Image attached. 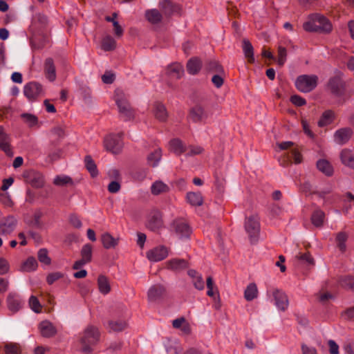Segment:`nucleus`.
I'll list each match as a JSON object with an SVG mask.
<instances>
[{
	"label": "nucleus",
	"mask_w": 354,
	"mask_h": 354,
	"mask_svg": "<svg viewBox=\"0 0 354 354\" xmlns=\"http://www.w3.org/2000/svg\"><path fill=\"white\" fill-rule=\"evenodd\" d=\"M329 352L330 354H339V346L334 340L330 339L328 342Z\"/></svg>",
	"instance_id": "nucleus-64"
},
{
	"label": "nucleus",
	"mask_w": 354,
	"mask_h": 354,
	"mask_svg": "<svg viewBox=\"0 0 354 354\" xmlns=\"http://www.w3.org/2000/svg\"><path fill=\"white\" fill-rule=\"evenodd\" d=\"M145 17L152 24L160 23L162 19V14L156 9L147 10L145 12Z\"/></svg>",
	"instance_id": "nucleus-36"
},
{
	"label": "nucleus",
	"mask_w": 354,
	"mask_h": 354,
	"mask_svg": "<svg viewBox=\"0 0 354 354\" xmlns=\"http://www.w3.org/2000/svg\"><path fill=\"white\" fill-rule=\"evenodd\" d=\"M43 92L42 85L37 82H28L24 87V94L30 101L36 100Z\"/></svg>",
	"instance_id": "nucleus-11"
},
{
	"label": "nucleus",
	"mask_w": 354,
	"mask_h": 354,
	"mask_svg": "<svg viewBox=\"0 0 354 354\" xmlns=\"http://www.w3.org/2000/svg\"><path fill=\"white\" fill-rule=\"evenodd\" d=\"M148 171L146 169H139L133 172V178L138 181L143 180L147 176Z\"/></svg>",
	"instance_id": "nucleus-57"
},
{
	"label": "nucleus",
	"mask_w": 354,
	"mask_h": 354,
	"mask_svg": "<svg viewBox=\"0 0 354 354\" xmlns=\"http://www.w3.org/2000/svg\"><path fill=\"white\" fill-rule=\"evenodd\" d=\"M186 199L192 206L199 207L203 204V198L201 192H187Z\"/></svg>",
	"instance_id": "nucleus-29"
},
{
	"label": "nucleus",
	"mask_w": 354,
	"mask_h": 354,
	"mask_svg": "<svg viewBox=\"0 0 354 354\" xmlns=\"http://www.w3.org/2000/svg\"><path fill=\"white\" fill-rule=\"evenodd\" d=\"M189 117L194 122H201L208 118V113L204 107L196 104L189 110Z\"/></svg>",
	"instance_id": "nucleus-16"
},
{
	"label": "nucleus",
	"mask_w": 354,
	"mask_h": 354,
	"mask_svg": "<svg viewBox=\"0 0 354 354\" xmlns=\"http://www.w3.org/2000/svg\"><path fill=\"white\" fill-rule=\"evenodd\" d=\"M317 169L327 176H331L334 170L330 163L325 159H320L317 162Z\"/></svg>",
	"instance_id": "nucleus-32"
},
{
	"label": "nucleus",
	"mask_w": 354,
	"mask_h": 354,
	"mask_svg": "<svg viewBox=\"0 0 354 354\" xmlns=\"http://www.w3.org/2000/svg\"><path fill=\"white\" fill-rule=\"evenodd\" d=\"M114 99L120 116L126 121L133 119L134 118V110L122 90H115Z\"/></svg>",
	"instance_id": "nucleus-4"
},
{
	"label": "nucleus",
	"mask_w": 354,
	"mask_h": 354,
	"mask_svg": "<svg viewBox=\"0 0 354 354\" xmlns=\"http://www.w3.org/2000/svg\"><path fill=\"white\" fill-rule=\"evenodd\" d=\"M166 288L161 284L152 286L148 290L147 297L149 301H156L162 299L166 295Z\"/></svg>",
	"instance_id": "nucleus-18"
},
{
	"label": "nucleus",
	"mask_w": 354,
	"mask_h": 354,
	"mask_svg": "<svg viewBox=\"0 0 354 354\" xmlns=\"http://www.w3.org/2000/svg\"><path fill=\"white\" fill-rule=\"evenodd\" d=\"M84 163L85 167L90 173L91 177H96L98 175V170L95 162L90 155H87L84 157Z\"/></svg>",
	"instance_id": "nucleus-38"
},
{
	"label": "nucleus",
	"mask_w": 354,
	"mask_h": 354,
	"mask_svg": "<svg viewBox=\"0 0 354 354\" xmlns=\"http://www.w3.org/2000/svg\"><path fill=\"white\" fill-rule=\"evenodd\" d=\"M224 75L225 73L223 74V75ZM221 75L222 74L218 73L216 75H213V77H212V82L218 88H221L224 83V79Z\"/></svg>",
	"instance_id": "nucleus-60"
},
{
	"label": "nucleus",
	"mask_w": 354,
	"mask_h": 354,
	"mask_svg": "<svg viewBox=\"0 0 354 354\" xmlns=\"http://www.w3.org/2000/svg\"><path fill=\"white\" fill-rule=\"evenodd\" d=\"M326 88L333 95L341 96L345 92L346 84L341 75H335L328 80Z\"/></svg>",
	"instance_id": "nucleus-7"
},
{
	"label": "nucleus",
	"mask_w": 354,
	"mask_h": 354,
	"mask_svg": "<svg viewBox=\"0 0 354 354\" xmlns=\"http://www.w3.org/2000/svg\"><path fill=\"white\" fill-rule=\"evenodd\" d=\"M108 324L110 329L115 332H120L127 327V323L124 321H109Z\"/></svg>",
	"instance_id": "nucleus-47"
},
{
	"label": "nucleus",
	"mask_w": 354,
	"mask_h": 354,
	"mask_svg": "<svg viewBox=\"0 0 354 354\" xmlns=\"http://www.w3.org/2000/svg\"><path fill=\"white\" fill-rule=\"evenodd\" d=\"M23 177L26 183L30 184L34 187H41L44 183L41 174L33 170L25 171L23 173Z\"/></svg>",
	"instance_id": "nucleus-14"
},
{
	"label": "nucleus",
	"mask_w": 354,
	"mask_h": 354,
	"mask_svg": "<svg viewBox=\"0 0 354 354\" xmlns=\"http://www.w3.org/2000/svg\"><path fill=\"white\" fill-rule=\"evenodd\" d=\"M101 47L104 51L113 50L116 48V41L111 36L107 35L102 39Z\"/></svg>",
	"instance_id": "nucleus-42"
},
{
	"label": "nucleus",
	"mask_w": 354,
	"mask_h": 354,
	"mask_svg": "<svg viewBox=\"0 0 354 354\" xmlns=\"http://www.w3.org/2000/svg\"><path fill=\"white\" fill-rule=\"evenodd\" d=\"M37 257L39 261L45 265H50L51 259L48 257V250L46 248H41L38 251Z\"/></svg>",
	"instance_id": "nucleus-51"
},
{
	"label": "nucleus",
	"mask_w": 354,
	"mask_h": 354,
	"mask_svg": "<svg viewBox=\"0 0 354 354\" xmlns=\"http://www.w3.org/2000/svg\"><path fill=\"white\" fill-rule=\"evenodd\" d=\"M290 100L294 105L297 106H301L306 104V100L298 95H292Z\"/></svg>",
	"instance_id": "nucleus-58"
},
{
	"label": "nucleus",
	"mask_w": 354,
	"mask_h": 354,
	"mask_svg": "<svg viewBox=\"0 0 354 354\" xmlns=\"http://www.w3.org/2000/svg\"><path fill=\"white\" fill-rule=\"evenodd\" d=\"M120 184L118 181H111L108 185V191L110 193H117L120 189Z\"/></svg>",
	"instance_id": "nucleus-62"
},
{
	"label": "nucleus",
	"mask_w": 354,
	"mask_h": 354,
	"mask_svg": "<svg viewBox=\"0 0 354 354\" xmlns=\"http://www.w3.org/2000/svg\"><path fill=\"white\" fill-rule=\"evenodd\" d=\"M97 286L99 291L103 295H107L111 291L109 280L103 274L99 275L97 278Z\"/></svg>",
	"instance_id": "nucleus-35"
},
{
	"label": "nucleus",
	"mask_w": 354,
	"mask_h": 354,
	"mask_svg": "<svg viewBox=\"0 0 354 354\" xmlns=\"http://www.w3.org/2000/svg\"><path fill=\"white\" fill-rule=\"evenodd\" d=\"M153 112L156 118L161 122L167 120L168 114L164 104L160 102H156L153 105Z\"/></svg>",
	"instance_id": "nucleus-33"
},
{
	"label": "nucleus",
	"mask_w": 354,
	"mask_h": 354,
	"mask_svg": "<svg viewBox=\"0 0 354 354\" xmlns=\"http://www.w3.org/2000/svg\"><path fill=\"white\" fill-rule=\"evenodd\" d=\"M348 239V234L344 232H340L337 234L335 241L337 243V246L339 249V250L342 252L346 251V241Z\"/></svg>",
	"instance_id": "nucleus-44"
},
{
	"label": "nucleus",
	"mask_w": 354,
	"mask_h": 354,
	"mask_svg": "<svg viewBox=\"0 0 354 354\" xmlns=\"http://www.w3.org/2000/svg\"><path fill=\"white\" fill-rule=\"evenodd\" d=\"M303 28L307 32L328 33L332 30V24L326 17L316 13L310 16V20L304 24Z\"/></svg>",
	"instance_id": "nucleus-1"
},
{
	"label": "nucleus",
	"mask_w": 354,
	"mask_h": 354,
	"mask_svg": "<svg viewBox=\"0 0 354 354\" xmlns=\"http://www.w3.org/2000/svg\"><path fill=\"white\" fill-rule=\"evenodd\" d=\"M11 139L8 134H7L3 127L0 126V149L9 157H12L14 153L10 145Z\"/></svg>",
	"instance_id": "nucleus-17"
},
{
	"label": "nucleus",
	"mask_w": 354,
	"mask_h": 354,
	"mask_svg": "<svg viewBox=\"0 0 354 354\" xmlns=\"http://www.w3.org/2000/svg\"><path fill=\"white\" fill-rule=\"evenodd\" d=\"M115 79V74L111 73V71H106L102 76V80L104 84H112Z\"/></svg>",
	"instance_id": "nucleus-59"
},
{
	"label": "nucleus",
	"mask_w": 354,
	"mask_h": 354,
	"mask_svg": "<svg viewBox=\"0 0 354 354\" xmlns=\"http://www.w3.org/2000/svg\"><path fill=\"white\" fill-rule=\"evenodd\" d=\"M258 295V289L254 283H250L244 292L245 299L250 301L257 298Z\"/></svg>",
	"instance_id": "nucleus-40"
},
{
	"label": "nucleus",
	"mask_w": 354,
	"mask_h": 354,
	"mask_svg": "<svg viewBox=\"0 0 354 354\" xmlns=\"http://www.w3.org/2000/svg\"><path fill=\"white\" fill-rule=\"evenodd\" d=\"M81 258L90 263L92 261L93 246L89 244H85L80 251Z\"/></svg>",
	"instance_id": "nucleus-46"
},
{
	"label": "nucleus",
	"mask_w": 354,
	"mask_h": 354,
	"mask_svg": "<svg viewBox=\"0 0 354 354\" xmlns=\"http://www.w3.org/2000/svg\"><path fill=\"white\" fill-rule=\"evenodd\" d=\"M29 306L30 308L37 313H39L41 311L42 306L41 305L39 301L35 296H30L29 299Z\"/></svg>",
	"instance_id": "nucleus-52"
},
{
	"label": "nucleus",
	"mask_w": 354,
	"mask_h": 354,
	"mask_svg": "<svg viewBox=\"0 0 354 354\" xmlns=\"http://www.w3.org/2000/svg\"><path fill=\"white\" fill-rule=\"evenodd\" d=\"M41 335L44 337H52L57 333L55 327L48 320L42 321L39 325Z\"/></svg>",
	"instance_id": "nucleus-23"
},
{
	"label": "nucleus",
	"mask_w": 354,
	"mask_h": 354,
	"mask_svg": "<svg viewBox=\"0 0 354 354\" xmlns=\"http://www.w3.org/2000/svg\"><path fill=\"white\" fill-rule=\"evenodd\" d=\"M272 295L277 307L279 310L285 311L288 308L289 304L286 294L280 290L276 289L273 291Z\"/></svg>",
	"instance_id": "nucleus-19"
},
{
	"label": "nucleus",
	"mask_w": 354,
	"mask_h": 354,
	"mask_svg": "<svg viewBox=\"0 0 354 354\" xmlns=\"http://www.w3.org/2000/svg\"><path fill=\"white\" fill-rule=\"evenodd\" d=\"M245 228L249 235L251 243L256 242L260 231L258 218L254 216H250L245 221Z\"/></svg>",
	"instance_id": "nucleus-12"
},
{
	"label": "nucleus",
	"mask_w": 354,
	"mask_h": 354,
	"mask_svg": "<svg viewBox=\"0 0 354 354\" xmlns=\"http://www.w3.org/2000/svg\"><path fill=\"white\" fill-rule=\"evenodd\" d=\"M162 157V151L157 149L154 151L150 153L147 156V162L152 167H156L158 164Z\"/></svg>",
	"instance_id": "nucleus-43"
},
{
	"label": "nucleus",
	"mask_w": 354,
	"mask_h": 354,
	"mask_svg": "<svg viewBox=\"0 0 354 354\" xmlns=\"http://www.w3.org/2000/svg\"><path fill=\"white\" fill-rule=\"evenodd\" d=\"M342 162L347 167L354 169V154L352 151L344 149L340 153Z\"/></svg>",
	"instance_id": "nucleus-30"
},
{
	"label": "nucleus",
	"mask_w": 354,
	"mask_h": 354,
	"mask_svg": "<svg viewBox=\"0 0 354 354\" xmlns=\"http://www.w3.org/2000/svg\"><path fill=\"white\" fill-rule=\"evenodd\" d=\"M166 268L174 272H179L189 267L188 262L183 259L174 258L165 263Z\"/></svg>",
	"instance_id": "nucleus-21"
},
{
	"label": "nucleus",
	"mask_w": 354,
	"mask_h": 354,
	"mask_svg": "<svg viewBox=\"0 0 354 354\" xmlns=\"http://www.w3.org/2000/svg\"><path fill=\"white\" fill-rule=\"evenodd\" d=\"M162 226V213L158 209H153L149 214L146 227L153 232H158Z\"/></svg>",
	"instance_id": "nucleus-8"
},
{
	"label": "nucleus",
	"mask_w": 354,
	"mask_h": 354,
	"mask_svg": "<svg viewBox=\"0 0 354 354\" xmlns=\"http://www.w3.org/2000/svg\"><path fill=\"white\" fill-rule=\"evenodd\" d=\"M63 274L59 272H55L48 274L46 281L49 285H52L55 281L63 277Z\"/></svg>",
	"instance_id": "nucleus-56"
},
{
	"label": "nucleus",
	"mask_w": 354,
	"mask_h": 354,
	"mask_svg": "<svg viewBox=\"0 0 354 354\" xmlns=\"http://www.w3.org/2000/svg\"><path fill=\"white\" fill-rule=\"evenodd\" d=\"M317 82L316 75H301L297 77L295 86L300 92L309 93L317 87Z\"/></svg>",
	"instance_id": "nucleus-5"
},
{
	"label": "nucleus",
	"mask_w": 354,
	"mask_h": 354,
	"mask_svg": "<svg viewBox=\"0 0 354 354\" xmlns=\"http://www.w3.org/2000/svg\"><path fill=\"white\" fill-rule=\"evenodd\" d=\"M169 254V250L164 245L157 246L147 252V257L150 261L157 262L165 259Z\"/></svg>",
	"instance_id": "nucleus-13"
},
{
	"label": "nucleus",
	"mask_w": 354,
	"mask_h": 354,
	"mask_svg": "<svg viewBox=\"0 0 354 354\" xmlns=\"http://www.w3.org/2000/svg\"><path fill=\"white\" fill-rule=\"evenodd\" d=\"M100 332L97 327L90 325L84 330L83 335L80 339L82 350L85 353L93 351V346L100 340Z\"/></svg>",
	"instance_id": "nucleus-3"
},
{
	"label": "nucleus",
	"mask_w": 354,
	"mask_h": 354,
	"mask_svg": "<svg viewBox=\"0 0 354 354\" xmlns=\"http://www.w3.org/2000/svg\"><path fill=\"white\" fill-rule=\"evenodd\" d=\"M167 73L173 79H180L184 74L183 66L179 64H173L168 66Z\"/></svg>",
	"instance_id": "nucleus-27"
},
{
	"label": "nucleus",
	"mask_w": 354,
	"mask_h": 354,
	"mask_svg": "<svg viewBox=\"0 0 354 354\" xmlns=\"http://www.w3.org/2000/svg\"><path fill=\"white\" fill-rule=\"evenodd\" d=\"M104 146L106 151L114 154L119 153L123 147L120 134H111L106 136L104 140Z\"/></svg>",
	"instance_id": "nucleus-6"
},
{
	"label": "nucleus",
	"mask_w": 354,
	"mask_h": 354,
	"mask_svg": "<svg viewBox=\"0 0 354 354\" xmlns=\"http://www.w3.org/2000/svg\"><path fill=\"white\" fill-rule=\"evenodd\" d=\"M187 71L191 75H196L199 73L202 67V62L197 57H192L187 63Z\"/></svg>",
	"instance_id": "nucleus-25"
},
{
	"label": "nucleus",
	"mask_w": 354,
	"mask_h": 354,
	"mask_svg": "<svg viewBox=\"0 0 354 354\" xmlns=\"http://www.w3.org/2000/svg\"><path fill=\"white\" fill-rule=\"evenodd\" d=\"M325 214L321 209L315 210L311 216L312 223L316 227H321L323 225Z\"/></svg>",
	"instance_id": "nucleus-45"
},
{
	"label": "nucleus",
	"mask_w": 354,
	"mask_h": 354,
	"mask_svg": "<svg viewBox=\"0 0 354 354\" xmlns=\"http://www.w3.org/2000/svg\"><path fill=\"white\" fill-rule=\"evenodd\" d=\"M169 149L171 152L180 156L186 151V147L181 140L174 138L169 142Z\"/></svg>",
	"instance_id": "nucleus-31"
},
{
	"label": "nucleus",
	"mask_w": 354,
	"mask_h": 354,
	"mask_svg": "<svg viewBox=\"0 0 354 354\" xmlns=\"http://www.w3.org/2000/svg\"><path fill=\"white\" fill-rule=\"evenodd\" d=\"M48 20L47 17L41 13L36 14L32 19V25L30 26L31 30L32 31V37L31 39V44L37 46V48H43L46 42L48 41V38L46 35L42 34V41L39 44H37L38 36H39V32H37V29H41L46 27L48 25Z\"/></svg>",
	"instance_id": "nucleus-2"
},
{
	"label": "nucleus",
	"mask_w": 354,
	"mask_h": 354,
	"mask_svg": "<svg viewBox=\"0 0 354 354\" xmlns=\"http://www.w3.org/2000/svg\"><path fill=\"white\" fill-rule=\"evenodd\" d=\"M287 57V50L286 48L283 46H279L278 47V64L279 66H283L286 62Z\"/></svg>",
	"instance_id": "nucleus-53"
},
{
	"label": "nucleus",
	"mask_w": 354,
	"mask_h": 354,
	"mask_svg": "<svg viewBox=\"0 0 354 354\" xmlns=\"http://www.w3.org/2000/svg\"><path fill=\"white\" fill-rule=\"evenodd\" d=\"M70 223L75 228H80L82 227V222L77 216L71 214L69 217Z\"/></svg>",
	"instance_id": "nucleus-63"
},
{
	"label": "nucleus",
	"mask_w": 354,
	"mask_h": 354,
	"mask_svg": "<svg viewBox=\"0 0 354 354\" xmlns=\"http://www.w3.org/2000/svg\"><path fill=\"white\" fill-rule=\"evenodd\" d=\"M189 151L187 153V156H195L201 154L203 152L204 149L201 146H193L191 145L189 147Z\"/></svg>",
	"instance_id": "nucleus-61"
},
{
	"label": "nucleus",
	"mask_w": 354,
	"mask_h": 354,
	"mask_svg": "<svg viewBox=\"0 0 354 354\" xmlns=\"http://www.w3.org/2000/svg\"><path fill=\"white\" fill-rule=\"evenodd\" d=\"M53 184L59 187L75 185L73 180L68 176H57L53 180Z\"/></svg>",
	"instance_id": "nucleus-41"
},
{
	"label": "nucleus",
	"mask_w": 354,
	"mask_h": 354,
	"mask_svg": "<svg viewBox=\"0 0 354 354\" xmlns=\"http://www.w3.org/2000/svg\"><path fill=\"white\" fill-rule=\"evenodd\" d=\"M44 71L46 77L53 82L56 78L55 66L54 64L53 59L50 57L47 58L44 64Z\"/></svg>",
	"instance_id": "nucleus-28"
},
{
	"label": "nucleus",
	"mask_w": 354,
	"mask_h": 354,
	"mask_svg": "<svg viewBox=\"0 0 354 354\" xmlns=\"http://www.w3.org/2000/svg\"><path fill=\"white\" fill-rule=\"evenodd\" d=\"M103 247L106 249L115 248L119 243V238H114L110 233L105 232L101 236Z\"/></svg>",
	"instance_id": "nucleus-24"
},
{
	"label": "nucleus",
	"mask_w": 354,
	"mask_h": 354,
	"mask_svg": "<svg viewBox=\"0 0 354 354\" xmlns=\"http://www.w3.org/2000/svg\"><path fill=\"white\" fill-rule=\"evenodd\" d=\"M8 308L12 313H17L22 308L23 301L16 292H10L6 299Z\"/></svg>",
	"instance_id": "nucleus-15"
},
{
	"label": "nucleus",
	"mask_w": 354,
	"mask_h": 354,
	"mask_svg": "<svg viewBox=\"0 0 354 354\" xmlns=\"http://www.w3.org/2000/svg\"><path fill=\"white\" fill-rule=\"evenodd\" d=\"M17 223L18 221L13 215H8L0 218V235L8 236L12 234Z\"/></svg>",
	"instance_id": "nucleus-9"
},
{
	"label": "nucleus",
	"mask_w": 354,
	"mask_h": 354,
	"mask_svg": "<svg viewBox=\"0 0 354 354\" xmlns=\"http://www.w3.org/2000/svg\"><path fill=\"white\" fill-rule=\"evenodd\" d=\"M340 285L344 288L354 291V277L346 276L339 281Z\"/></svg>",
	"instance_id": "nucleus-48"
},
{
	"label": "nucleus",
	"mask_w": 354,
	"mask_h": 354,
	"mask_svg": "<svg viewBox=\"0 0 354 354\" xmlns=\"http://www.w3.org/2000/svg\"><path fill=\"white\" fill-rule=\"evenodd\" d=\"M296 259L302 263H306L311 266L315 265V260L309 252H306L304 254L299 253L296 256Z\"/></svg>",
	"instance_id": "nucleus-49"
},
{
	"label": "nucleus",
	"mask_w": 354,
	"mask_h": 354,
	"mask_svg": "<svg viewBox=\"0 0 354 354\" xmlns=\"http://www.w3.org/2000/svg\"><path fill=\"white\" fill-rule=\"evenodd\" d=\"M353 133V130L350 127L339 129L334 134L335 140L339 145H344L348 142Z\"/></svg>",
	"instance_id": "nucleus-20"
},
{
	"label": "nucleus",
	"mask_w": 354,
	"mask_h": 354,
	"mask_svg": "<svg viewBox=\"0 0 354 354\" xmlns=\"http://www.w3.org/2000/svg\"><path fill=\"white\" fill-rule=\"evenodd\" d=\"M171 227L180 239H188L192 233L190 226L183 218L175 219L171 223Z\"/></svg>",
	"instance_id": "nucleus-10"
},
{
	"label": "nucleus",
	"mask_w": 354,
	"mask_h": 354,
	"mask_svg": "<svg viewBox=\"0 0 354 354\" xmlns=\"http://www.w3.org/2000/svg\"><path fill=\"white\" fill-rule=\"evenodd\" d=\"M159 6L166 16L178 13L181 9L178 4L174 3L170 0H162L160 2Z\"/></svg>",
	"instance_id": "nucleus-22"
},
{
	"label": "nucleus",
	"mask_w": 354,
	"mask_h": 354,
	"mask_svg": "<svg viewBox=\"0 0 354 354\" xmlns=\"http://www.w3.org/2000/svg\"><path fill=\"white\" fill-rule=\"evenodd\" d=\"M243 51L245 55V57L247 59L248 62L250 64H253L255 62L254 56V48L250 43V41L247 39H243Z\"/></svg>",
	"instance_id": "nucleus-26"
},
{
	"label": "nucleus",
	"mask_w": 354,
	"mask_h": 354,
	"mask_svg": "<svg viewBox=\"0 0 354 354\" xmlns=\"http://www.w3.org/2000/svg\"><path fill=\"white\" fill-rule=\"evenodd\" d=\"M4 348L6 354H21L20 348L17 344H7Z\"/></svg>",
	"instance_id": "nucleus-54"
},
{
	"label": "nucleus",
	"mask_w": 354,
	"mask_h": 354,
	"mask_svg": "<svg viewBox=\"0 0 354 354\" xmlns=\"http://www.w3.org/2000/svg\"><path fill=\"white\" fill-rule=\"evenodd\" d=\"M37 268V262L34 257H29L28 259L24 263L22 266V269L26 272H31L35 270Z\"/></svg>",
	"instance_id": "nucleus-50"
},
{
	"label": "nucleus",
	"mask_w": 354,
	"mask_h": 354,
	"mask_svg": "<svg viewBox=\"0 0 354 354\" xmlns=\"http://www.w3.org/2000/svg\"><path fill=\"white\" fill-rule=\"evenodd\" d=\"M205 68L209 72L224 74L225 71L221 64L217 60H207Z\"/></svg>",
	"instance_id": "nucleus-37"
},
{
	"label": "nucleus",
	"mask_w": 354,
	"mask_h": 354,
	"mask_svg": "<svg viewBox=\"0 0 354 354\" xmlns=\"http://www.w3.org/2000/svg\"><path fill=\"white\" fill-rule=\"evenodd\" d=\"M335 118V113L331 110L325 111L317 122L319 127H322L332 123Z\"/></svg>",
	"instance_id": "nucleus-39"
},
{
	"label": "nucleus",
	"mask_w": 354,
	"mask_h": 354,
	"mask_svg": "<svg viewBox=\"0 0 354 354\" xmlns=\"http://www.w3.org/2000/svg\"><path fill=\"white\" fill-rule=\"evenodd\" d=\"M169 192V187L167 185L161 180L155 181L151 187V192L153 195L157 196L163 193Z\"/></svg>",
	"instance_id": "nucleus-34"
},
{
	"label": "nucleus",
	"mask_w": 354,
	"mask_h": 354,
	"mask_svg": "<svg viewBox=\"0 0 354 354\" xmlns=\"http://www.w3.org/2000/svg\"><path fill=\"white\" fill-rule=\"evenodd\" d=\"M21 118L24 119L26 123H27L30 127H32L37 124L38 120L37 118L30 113H23L21 115Z\"/></svg>",
	"instance_id": "nucleus-55"
}]
</instances>
